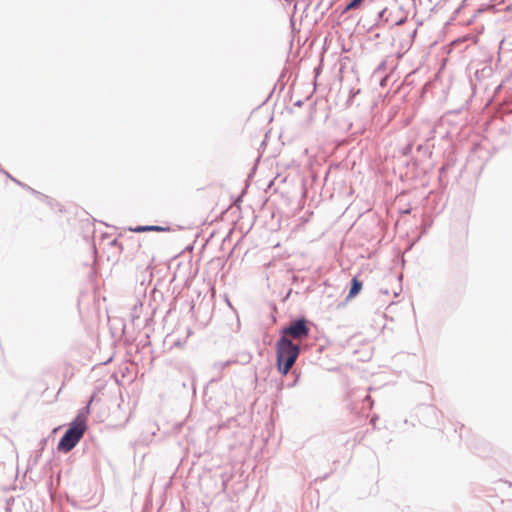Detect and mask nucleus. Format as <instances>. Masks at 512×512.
I'll list each match as a JSON object with an SVG mask.
<instances>
[{
    "instance_id": "nucleus-1",
    "label": "nucleus",
    "mask_w": 512,
    "mask_h": 512,
    "mask_svg": "<svg viewBox=\"0 0 512 512\" xmlns=\"http://www.w3.org/2000/svg\"><path fill=\"white\" fill-rule=\"evenodd\" d=\"M93 398L89 401L87 406L79 410L75 419L71 422L69 428L64 433L58 443V450L63 452L71 451L80 441L86 430V421L90 413V404Z\"/></svg>"
},
{
    "instance_id": "nucleus-2",
    "label": "nucleus",
    "mask_w": 512,
    "mask_h": 512,
    "mask_svg": "<svg viewBox=\"0 0 512 512\" xmlns=\"http://www.w3.org/2000/svg\"><path fill=\"white\" fill-rule=\"evenodd\" d=\"M300 353L299 345L290 338L280 337L276 344V356L278 370L286 375L295 364Z\"/></svg>"
},
{
    "instance_id": "nucleus-3",
    "label": "nucleus",
    "mask_w": 512,
    "mask_h": 512,
    "mask_svg": "<svg viewBox=\"0 0 512 512\" xmlns=\"http://www.w3.org/2000/svg\"><path fill=\"white\" fill-rule=\"evenodd\" d=\"M281 337L303 339L308 336L309 328L306 325L305 319H297L292 321L288 326L281 330Z\"/></svg>"
},
{
    "instance_id": "nucleus-4",
    "label": "nucleus",
    "mask_w": 512,
    "mask_h": 512,
    "mask_svg": "<svg viewBox=\"0 0 512 512\" xmlns=\"http://www.w3.org/2000/svg\"><path fill=\"white\" fill-rule=\"evenodd\" d=\"M130 230L133 232L141 233V232H149V231H157V232L169 231L170 228L157 226V225H147V226H137L135 228H131Z\"/></svg>"
},
{
    "instance_id": "nucleus-5",
    "label": "nucleus",
    "mask_w": 512,
    "mask_h": 512,
    "mask_svg": "<svg viewBox=\"0 0 512 512\" xmlns=\"http://www.w3.org/2000/svg\"><path fill=\"white\" fill-rule=\"evenodd\" d=\"M361 287H362V283L359 280H357L356 278H353L352 286L350 288L348 297L352 298L355 295H357L359 293V291L361 290Z\"/></svg>"
},
{
    "instance_id": "nucleus-6",
    "label": "nucleus",
    "mask_w": 512,
    "mask_h": 512,
    "mask_svg": "<svg viewBox=\"0 0 512 512\" xmlns=\"http://www.w3.org/2000/svg\"><path fill=\"white\" fill-rule=\"evenodd\" d=\"M364 0H351L350 3L346 6V10H351L357 8Z\"/></svg>"
},
{
    "instance_id": "nucleus-7",
    "label": "nucleus",
    "mask_w": 512,
    "mask_h": 512,
    "mask_svg": "<svg viewBox=\"0 0 512 512\" xmlns=\"http://www.w3.org/2000/svg\"><path fill=\"white\" fill-rule=\"evenodd\" d=\"M229 364H230V362H221V363L215 364V366L219 367V368H225Z\"/></svg>"
},
{
    "instance_id": "nucleus-8",
    "label": "nucleus",
    "mask_w": 512,
    "mask_h": 512,
    "mask_svg": "<svg viewBox=\"0 0 512 512\" xmlns=\"http://www.w3.org/2000/svg\"><path fill=\"white\" fill-rule=\"evenodd\" d=\"M404 22V19H400L399 21L396 22V25H400Z\"/></svg>"
},
{
    "instance_id": "nucleus-9",
    "label": "nucleus",
    "mask_w": 512,
    "mask_h": 512,
    "mask_svg": "<svg viewBox=\"0 0 512 512\" xmlns=\"http://www.w3.org/2000/svg\"><path fill=\"white\" fill-rule=\"evenodd\" d=\"M386 10H383L381 13H380V17H382L384 14H385Z\"/></svg>"
}]
</instances>
